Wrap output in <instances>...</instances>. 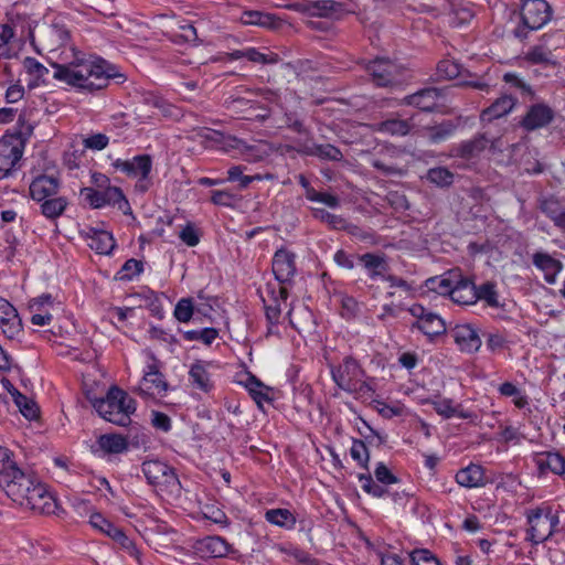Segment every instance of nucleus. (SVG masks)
<instances>
[{
  "label": "nucleus",
  "mask_w": 565,
  "mask_h": 565,
  "mask_svg": "<svg viewBox=\"0 0 565 565\" xmlns=\"http://www.w3.org/2000/svg\"><path fill=\"white\" fill-rule=\"evenodd\" d=\"M52 67L55 79L89 93L106 88L110 79L125 81L115 65L100 57L86 58L74 47H65Z\"/></svg>",
  "instance_id": "obj_1"
},
{
  "label": "nucleus",
  "mask_w": 565,
  "mask_h": 565,
  "mask_svg": "<svg viewBox=\"0 0 565 565\" xmlns=\"http://www.w3.org/2000/svg\"><path fill=\"white\" fill-rule=\"evenodd\" d=\"M0 487L21 508L42 514L55 511L56 502L47 487L19 467L10 466L0 473Z\"/></svg>",
  "instance_id": "obj_2"
},
{
  "label": "nucleus",
  "mask_w": 565,
  "mask_h": 565,
  "mask_svg": "<svg viewBox=\"0 0 565 565\" xmlns=\"http://www.w3.org/2000/svg\"><path fill=\"white\" fill-rule=\"evenodd\" d=\"M93 407L105 420L118 426H128L136 412V401L118 386H111L103 398L93 401Z\"/></svg>",
  "instance_id": "obj_3"
},
{
  "label": "nucleus",
  "mask_w": 565,
  "mask_h": 565,
  "mask_svg": "<svg viewBox=\"0 0 565 565\" xmlns=\"http://www.w3.org/2000/svg\"><path fill=\"white\" fill-rule=\"evenodd\" d=\"M331 375L339 388L358 397H371L374 393L372 382L364 379L363 369L351 356L344 358L341 364L333 366Z\"/></svg>",
  "instance_id": "obj_4"
},
{
  "label": "nucleus",
  "mask_w": 565,
  "mask_h": 565,
  "mask_svg": "<svg viewBox=\"0 0 565 565\" xmlns=\"http://www.w3.org/2000/svg\"><path fill=\"white\" fill-rule=\"evenodd\" d=\"M142 472L149 484L167 500H178L182 493L181 482L172 467L160 460H147Z\"/></svg>",
  "instance_id": "obj_5"
},
{
  "label": "nucleus",
  "mask_w": 565,
  "mask_h": 565,
  "mask_svg": "<svg viewBox=\"0 0 565 565\" xmlns=\"http://www.w3.org/2000/svg\"><path fill=\"white\" fill-rule=\"evenodd\" d=\"M20 128L15 134H6L0 139V171L8 173L20 161L26 139L32 135L33 126L22 117L18 120Z\"/></svg>",
  "instance_id": "obj_6"
},
{
  "label": "nucleus",
  "mask_w": 565,
  "mask_h": 565,
  "mask_svg": "<svg viewBox=\"0 0 565 565\" xmlns=\"http://www.w3.org/2000/svg\"><path fill=\"white\" fill-rule=\"evenodd\" d=\"M527 540L540 544L548 540L556 531L559 518L550 507H540L527 513Z\"/></svg>",
  "instance_id": "obj_7"
},
{
  "label": "nucleus",
  "mask_w": 565,
  "mask_h": 565,
  "mask_svg": "<svg viewBox=\"0 0 565 565\" xmlns=\"http://www.w3.org/2000/svg\"><path fill=\"white\" fill-rule=\"evenodd\" d=\"M113 167L125 173L128 178L136 179L135 188L140 192H146L152 185L150 173L152 171V159L149 154H138L132 159H117Z\"/></svg>",
  "instance_id": "obj_8"
},
{
  "label": "nucleus",
  "mask_w": 565,
  "mask_h": 565,
  "mask_svg": "<svg viewBox=\"0 0 565 565\" xmlns=\"http://www.w3.org/2000/svg\"><path fill=\"white\" fill-rule=\"evenodd\" d=\"M287 298L288 289L286 286L267 284L266 296H263L266 320L268 322L267 335L278 334L282 305L286 306Z\"/></svg>",
  "instance_id": "obj_9"
},
{
  "label": "nucleus",
  "mask_w": 565,
  "mask_h": 565,
  "mask_svg": "<svg viewBox=\"0 0 565 565\" xmlns=\"http://www.w3.org/2000/svg\"><path fill=\"white\" fill-rule=\"evenodd\" d=\"M167 391L168 383L163 374L159 371V362L151 356V362L147 364L143 376L134 392L143 398H150L161 396Z\"/></svg>",
  "instance_id": "obj_10"
},
{
  "label": "nucleus",
  "mask_w": 565,
  "mask_h": 565,
  "mask_svg": "<svg viewBox=\"0 0 565 565\" xmlns=\"http://www.w3.org/2000/svg\"><path fill=\"white\" fill-rule=\"evenodd\" d=\"M82 195L93 209H100L106 205H117L118 209L125 213L126 210L130 209L122 191L117 186H107L104 190L84 188L82 190Z\"/></svg>",
  "instance_id": "obj_11"
},
{
  "label": "nucleus",
  "mask_w": 565,
  "mask_h": 565,
  "mask_svg": "<svg viewBox=\"0 0 565 565\" xmlns=\"http://www.w3.org/2000/svg\"><path fill=\"white\" fill-rule=\"evenodd\" d=\"M524 28L534 31L543 28L551 19V7L545 0H525L521 7Z\"/></svg>",
  "instance_id": "obj_12"
},
{
  "label": "nucleus",
  "mask_w": 565,
  "mask_h": 565,
  "mask_svg": "<svg viewBox=\"0 0 565 565\" xmlns=\"http://www.w3.org/2000/svg\"><path fill=\"white\" fill-rule=\"evenodd\" d=\"M89 522L95 529H98L110 539H113L116 543H118L125 551L129 553L130 556L135 557L137 561L140 559V552L137 548L135 542L130 540L119 527L115 526L113 523L106 520L102 514H92Z\"/></svg>",
  "instance_id": "obj_13"
},
{
  "label": "nucleus",
  "mask_w": 565,
  "mask_h": 565,
  "mask_svg": "<svg viewBox=\"0 0 565 565\" xmlns=\"http://www.w3.org/2000/svg\"><path fill=\"white\" fill-rule=\"evenodd\" d=\"M450 334L461 352L476 353L481 348V333L473 324H456L450 330Z\"/></svg>",
  "instance_id": "obj_14"
},
{
  "label": "nucleus",
  "mask_w": 565,
  "mask_h": 565,
  "mask_svg": "<svg viewBox=\"0 0 565 565\" xmlns=\"http://www.w3.org/2000/svg\"><path fill=\"white\" fill-rule=\"evenodd\" d=\"M273 274L277 285L289 284L296 275V256L294 253L280 248L276 250L271 262Z\"/></svg>",
  "instance_id": "obj_15"
},
{
  "label": "nucleus",
  "mask_w": 565,
  "mask_h": 565,
  "mask_svg": "<svg viewBox=\"0 0 565 565\" xmlns=\"http://www.w3.org/2000/svg\"><path fill=\"white\" fill-rule=\"evenodd\" d=\"M366 71L377 86H390L399 82V68L390 60L376 58L366 65Z\"/></svg>",
  "instance_id": "obj_16"
},
{
  "label": "nucleus",
  "mask_w": 565,
  "mask_h": 565,
  "mask_svg": "<svg viewBox=\"0 0 565 565\" xmlns=\"http://www.w3.org/2000/svg\"><path fill=\"white\" fill-rule=\"evenodd\" d=\"M553 119V109L546 104L537 103L529 107L520 125L526 131H533L546 127Z\"/></svg>",
  "instance_id": "obj_17"
},
{
  "label": "nucleus",
  "mask_w": 565,
  "mask_h": 565,
  "mask_svg": "<svg viewBox=\"0 0 565 565\" xmlns=\"http://www.w3.org/2000/svg\"><path fill=\"white\" fill-rule=\"evenodd\" d=\"M0 329L10 340L22 333V321L17 309L2 297H0Z\"/></svg>",
  "instance_id": "obj_18"
},
{
  "label": "nucleus",
  "mask_w": 565,
  "mask_h": 565,
  "mask_svg": "<svg viewBox=\"0 0 565 565\" xmlns=\"http://www.w3.org/2000/svg\"><path fill=\"white\" fill-rule=\"evenodd\" d=\"M29 309L32 313V324L39 327L49 326L53 319L54 299L50 294H43L30 300Z\"/></svg>",
  "instance_id": "obj_19"
},
{
  "label": "nucleus",
  "mask_w": 565,
  "mask_h": 565,
  "mask_svg": "<svg viewBox=\"0 0 565 565\" xmlns=\"http://www.w3.org/2000/svg\"><path fill=\"white\" fill-rule=\"evenodd\" d=\"M449 297L455 303L461 306L475 305L478 301L477 287L470 279L459 274Z\"/></svg>",
  "instance_id": "obj_20"
},
{
  "label": "nucleus",
  "mask_w": 565,
  "mask_h": 565,
  "mask_svg": "<svg viewBox=\"0 0 565 565\" xmlns=\"http://www.w3.org/2000/svg\"><path fill=\"white\" fill-rule=\"evenodd\" d=\"M85 238L88 247L100 255H109L116 246L113 234L104 230L90 227L85 232Z\"/></svg>",
  "instance_id": "obj_21"
},
{
  "label": "nucleus",
  "mask_w": 565,
  "mask_h": 565,
  "mask_svg": "<svg viewBox=\"0 0 565 565\" xmlns=\"http://www.w3.org/2000/svg\"><path fill=\"white\" fill-rule=\"evenodd\" d=\"M359 262L367 271L370 279L383 278L388 271L387 257L383 253H365L358 256Z\"/></svg>",
  "instance_id": "obj_22"
},
{
  "label": "nucleus",
  "mask_w": 565,
  "mask_h": 565,
  "mask_svg": "<svg viewBox=\"0 0 565 565\" xmlns=\"http://www.w3.org/2000/svg\"><path fill=\"white\" fill-rule=\"evenodd\" d=\"M441 97V90L435 87H427L405 97V103L415 106L424 111L434 110Z\"/></svg>",
  "instance_id": "obj_23"
},
{
  "label": "nucleus",
  "mask_w": 565,
  "mask_h": 565,
  "mask_svg": "<svg viewBox=\"0 0 565 565\" xmlns=\"http://www.w3.org/2000/svg\"><path fill=\"white\" fill-rule=\"evenodd\" d=\"M60 188L58 179L51 175H41L30 184L31 198L42 202L57 194Z\"/></svg>",
  "instance_id": "obj_24"
},
{
  "label": "nucleus",
  "mask_w": 565,
  "mask_h": 565,
  "mask_svg": "<svg viewBox=\"0 0 565 565\" xmlns=\"http://www.w3.org/2000/svg\"><path fill=\"white\" fill-rule=\"evenodd\" d=\"M129 444L126 437L119 434L100 435L96 441L95 452L106 455H119L128 450Z\"/></svg>",
  "instance_id": "obj_25"
},
{
  "label": "nucleus",
  "mask_w": 565,
  "mask_h": 565,
  "mask_svg": "<svg viewBox=\"0 0 565 565\" xmlns=\"http://www.w3.org/2000/svg\"><path fill=\"white\" fill-rule=\"evenodd\" d=\"M211 363L195 361L189 370V381L198 390L207 393L213 388V381L209 367Z\"/></svg>",
  "instance_id": "obj_26"
},
{
  "label": "nucleus",
  "mask_w": 565,
  "mask_h": 565,
  "mask_svg": "<svg viewBox=\"0 0 565 565\" xmlns=\"http://www.w3.org/2000/svg\"><path fill=\"white\" fill-rule=\"evenodd\" d=\"M488 143L489 140L484 135H478L452 147L451 157H459L466 160L477 158L488 147Z\"/></svg>",
  "instance_id": "obj_27"
},
{
  "label": "nucleus",
  "mask_w": 565,
  "mask_h": 565,
  "mask_svg": "<svg viewBox=\"0 0 565 565\" xmlns=\"http://www.w3.org/2000/svg\"><path fill=\"white\" fill-rule=\"evenodd\" d=\"M532 258L534 266L544 274L546 282L555 284L563 268L562 263L544 252H536Z\"/></svg>",
  "instance_id": "obj_28"
},
{
  "label": "nucleus",
  "mask_w": 565,
  "mask_h": 565,
  "mask_svg": "<svg viewBox=\"0 0 565 565\" xmlns=\"http://www.w3.org/2000/svg\"><path fill=\"white\" fill-rule=\"evenodd\" d=\"M534 461L540 473L551 471L559 476L565 475V458L558 452L545 451L536 454Z\"/></svg>",
  "instance_id": "obj_29"
},
{
  "label": "nucleus",
  "mask_w": 565,
  "mask_h": 565,
  "mask_svg": "<svg viewBox=\"0 0 565 565\" xmlns=\"http://www.w3.org/2000/svg\"><path fill=\"white\" fill-rule=\"evenodd\" d=\"M41 36L44 47L49 52L54 53L67 43L70 32L63 25L54 23L47 26Z\"/></svg>",
  "instance_id": "obj_30"
},
{
  "label": "nucleus",
  "mask_w": 565,
  "mask_h": 565,
  "mask_svg": "<svg viewBox=\"0 0 565 565\" xmlns=\"http://www.w3.org/2000/svg\"><path fill=\"white\" fill-rule=\"evenodd\" d=\"M2 385L10 393L14 404L26 419L38 418L39 408L33 399L21 394L8 380H3Z\"/></svg>",
  "instance_id": "obj_31"
},
{
  "label": "nucleus",
  "mask_w": 565,
  "mask_h": 565,
  "mask_svg": "<svg viewBox=\"0 0 565 565\" xmlns=\"http://www.w3.org/2000/svg\"><path fill=\"white\" fill-rule=\"evenodd\" d=\"M230 544L221 536H206L196 543V550L207 557H224L230 552Z\"/></svg>",
  "instance_id": "obj_32"
},
{
  "label": "nucleus",
  "mask_w": 565,
  "mask_h": 565,
  "mask_svg": "<svg viewBox=\"0 0 565 565\" xmlns=\"http://www.w3.org/2000/svg\"><path fill=\"white\" fill-rule=\"evenodd\" d=\"M456 482L465 488H479L486 484L484 470L479 465H469L456 473Z\"/></svg>",
  "instance_id": "obj_33"
},
{
  "label": "nucleus",
  "mask_w": 565,
  "mask_h": 565,
  "mask_svg": "<svg viewBox=\"0 0 565 565\" xmlns=\"http://www.w3.org/2000/svg\"><path fill=\"white\" fill-rule=\"evenodd\" d=\"M516 99L510 95L498 98L490 107L481 113V120L490 121L508 115L515 106Z\"/></svg>",
  "instance_id": "obj_34"
},
{
  "label": "nucleus",
  "mask_w": 565,
  "mask_h": 565,
  "mask_svg": "<svg viewBox=\"0 0 565 565\" xmlns=\"http://www.w3.org/2000/svg\"><path fill=\"white\" fill-rule=\"evenodd\" d=\"M239 20L245 25H256L266 29H277L280 25V21L274 14L254 10L243 11Z\"/></svg>",
  "instance_id": "obj_35"
},
{
  "label": "nucleus",
  "mask_w": 565,
  "mask_h": 565,
  "mask_svg": "<svg viewBox=\"0 0 565 565\" xmlns=\"http://www.w3.org/2000/svg\"><path fill=\"white\" fill-rule=\"evenodd\" d=\"M412 328H417L430 339L446 332L444 319L431 311L422 321L413 323Z\"/></svg>",
  "instance_id": "obj_36"
},
{
  "label": "nucleus",
  "mask_w": 565,
  "mask_h": 565,
  "mask_svg": "<svg viewBox=\"0 0 565 565\" xmlns=\"http://www.w3.org/2000/svg\"><path fill=\"white\" fill-rule=\"evenodd\" d=\"M300 151L307 156L319 157L320 159H323V160L341 161L343 158V154L340 151V149L332 145H329V143H327V145H317V143L308 145V143H306L302 146Z\"/></svg>",
  "instance_id": "obj_37"
},
{
  "label": "nucleus",
  "mask_w": 565,
  "mask_h": 565,
  "mask_svg": "<svg viewBox=\"0 0 565 565\" xmlns=\"http://www.w3.org/2000/svg\"><path fill=\"white\" fill-rule=\"evenodd\" d=\"M458 276V271L451 270L441 276L427 279L426 286L429 290L438 292L439 295L449 296Z\"/></svg>",
  "instance_id": "obj_38"
},
{
  "label": "nucleus",
  "mask_w": 565,
  "mask_h": 565,
  "mask_svg": "<svg viewBox=\"0 0 565 565\" xmlns=\"http://www.w3.org/2000/svg\"><path fill=\"white\" fill-rule=\"evenodd\" d=\"M265 520L276 526L292 529L296 516L288 509H270L265 512Z\"/></svg>",
  "instance_id": "obj_39"
},
{
  "label": "nucleus",
  "mask_w": 565,
  "mask_h": 565,
  "mask_svg": "<svg viewBox=\"0 0 565 565\" xmlns=\"http://www.w3.org/2000/svg\"><path fill=\"white\" fill-rule=\"evenodd\" d=\"M376 130L391 136H406L411 131V124L403 119H387L376 125Z\"/></svg>",
  "instance_id": "obj_40"
},
{
  "label": "nucleus",
  "mask_w": 565,
  "mask_h": 565,
  "mask_svg": "<svg viewBox=\"0 0 565 565\" xmlns=\"http://www.w3.org/2000/svg\"><path fill=\"white\" fill-rule=\"evenodd\" d=\"M67 206V200L63 196H53L42 201L41 212L50 220L60 217Z\"/></svg>",
  "instance_id": "obj_41"
},
{
  "label": "nucleus",
  "mask_w": 565,
  "mask_h": 565,
  "mask_svg": "<svg viewBox=\"0 0 565 565\" xmlns=\"http://www.w3.org/2000/svg\"><path fill=\"white\" fill-rule=\"evenodd\" d=\"M182 337L186 341H201L210 345L218 337V330L215 328H203L200 330L182 331Z\"/></svg>",
  "instance_id": "obj_42"
},
{
  "label": "nucleus",
  "mask_w": 565,
  "mask_h": 565,
  "mask_svg": "<svg viewBox=\"0 0 565 565\" xmlns=\"http://www.w3.org/2000/svg\"><path fill=\"white\" fill-rule=\"evenodd\" d=\"M246 388L248 390L249 394L258 405H262L264 402L270 401V388L263 384L260 381H258L256 377L252 376L247 380Z\"/></svg>",
  "instance_id": "obj_43"
},
{
  "label": "nucleus",
  "mask_w": 565,
  "mask_h": 565,
  "mask_svg": "<svg viewBox=\"0 0 565 565\" xmlns=\"http://www.w3.org/2000/svg\"><path fill=\"white\" fill-rule=\"evenodd\" d=\"M478 300L484 301L489 307L498 308L500 306L497 285L492 281H487L477 287Z\"/></svg>",
  "instance_id": "obj_44"
},
{
  "label": "nucleus",
  "mask_w": 565,
  "mask_h": 565,
  "mask_svg": "<svg viewBox=\"0 0 565 565\" xmlns=\"http://www.w3.org/2000/svg\"><path fill=\"white\" fill-rule=\"evenodd\" d=\"M426 179L437 186H449L454 182V173L447 168L437 167L427 171Z\"/></svg>",
  "instance_id": "obj_45"
},
{
  "label": "nucleus",
  "mask_w": 565,
  "mask_h": 565,
  "mask_svg": "<svg viewBox=\"0 0 565 565\" xmlns=\"http://www.w3.org/2000/svg\"><path fill=\"white\" fill-rule=\"evenodd\" d=\"M457 126L451 121H444L437 126L428 128V137L433 143L441 142L448 139L455 132Z\"/></svg>",
  "instance_id": "obj_46"
},
{
  "label": "nucleus",
  "mask_w": 565,
  "mask_h": 565,
  "mask_svg": "<svg viewBox=\"0 0 565 565\" xmlns=\"http://www.w3.org/2000/svg\"><path fill=\"white\" fill-rule=\"evenodd\" d=\"M461 73V65L452 58H444L437 64V76L441 79H452Z\"/></svg>",
  "instance_id": "obj_47"
},
{
  "label": "nucleus",
  "mask_w": 565,
  "mask_h": 565,
  "mask_svg": "<svg viewBox=\"0 0 565 565\" xmlns=\"http://www.w3.org/2000/svg\"><path fill=\"white\" fill-rule=\"evenodd\" d=\"M359 481L363 491L375 498H382L387 493V490L384 487L385 484L376 483L371 475H359Z\"/></svg>",
  "instance_id": "obj_48"
},
{
  "label": "nucleus",
  "mask_w": 565,
  "mask_h": 565,
  "mask_svg": "<svg viewBox=\"0 0 565 565\" xmlns=\"http://www.w3.org/2000/svg\"><path fill=\"white\" fill-rule=\"evenodd\" d=\"M193 302L191 298H181L174 308L173 316L180 322H189L193 316Z\"/></svg>",
  "instance_id": "obj_49"
},
{
  "label": "nucleus",
  "mask_w": 565,
  "mask_h": 565,
  "mask_svg": "<svg viewBox=\"0 0 565 565\" xmlns=\"http://www.w3.org/2000/svg\"><path fill=\"white\" fill-rule=\"evenodd\" d=\"M525 58L532 64H553V54L543 46H534L527 53Z\"/></svg>",
  "instance_id": "obj_50"
},
{
  "label": "nucleus",
  "mask_w": 565,
  "mask_h": 565,
  "mask_svg": "<svg viewBox=\"0 0 565 565\" xmlns=\"http://www.w3.org/2000/svg\"><path fill=\"white\" fill-rule=\"evenodd\" d=\"M245 58L258 64H277L279 61L278 54L274 52L263 53L255 47H247Z\"/></svg>",
  "instance_id": "obj_51"
},
{
  "label": "nucleus",
  "mask_w": 565,
  "mask_h": 565,
  "mask_svg": "<svg viewBox=\"0 0 565 565\" xmlns=\"http://www.w3.org/2000/svg\"><path fill=\"white\" fill-rule=\"evenodd\" d=\"M145 100L147 105L158 110L157 114H160L164 117L174 116V107L163 98L156 95H149L145 98Z\"/></svg>",
  "instance_id": "obj_52"
},
{
  "label": "nucleus",
  "mask_w": 565,
  "mask_h": 565,
  "mask_svg": "<svg viewBox=\"0 0 565 565\" xmlns=\"http://www.w3.org/2000/svg\"><path fill=\"white\" fill-rule=\"evenodd\" d=\"M313 8L321 17H332L343 11V4L333 0H319L315 2Z\"/></svg>",
  "instance_id": "obj_53"
},
{
  "label": "nucleus",
  "mask_w": 565,
  "mask_h": 565,
  "mask_svg": "<svg viewBox=\"0 0 565 565\" xmlns=\"http://www.w3.org/2000/svg\"><path fill=\"white\" fill-rule=\"evenodd\" d=\"M313 216L335 230L343 228L345 225V220L343 217L332 214L323 209H313Z\"/></svg>",
  "instance_id": "obj_54"
},
{
  "label": "nucleus",
  "mask_w": 565,
  "mask_h": 565,
  "mask_svg": "<svg viewBox=\"0 0 565 565\" xmlns=\"http://www.w3.org/2000/svg\"><path fill=\"white\" fill-rule=\"evenodd\" d=\"M230 147L238 149L241 153L244 156L245 160L249 162H256L263 159V153H260L255 147L246 146L242 140L232 139Z\"/></svg>",
  "instance_id": "obj_55"
},
{
  "label": "nucleus",
  "mask_w": 565,
  "mask_h": 565,
  "mask_svg": "<svg viewBox=\"0 0 565 565\" xmlns=\"http://www.w3.org/2000/svg\"><path fill=\"white\" fill-rule=\"evenodd\" d=\"M350 455L360 466L367 468L370 456L367 447L362 440H353Z\"/></svg>",
  "instance_id": "obj_56"
},
{
  "label": "nucleus",
  "mask_w": 565,
  "mask_h": 565,
  "mask_svg": "<svg viewBox=\"0 0 565 565\" xmlns=\"http://www.w3.org/2000/svg\"><path fill=\"white\" fill-rule=\"evenodd\" d=\"M414 565H440L437 557L428 550H415L411 553Z\"/></svg>",
  "instance_id": "obj_57"
},
{
  "label": "nucleus",
  "mask_w": 565,
  "mask_h": 565,
  "mask_svg": "<svg viewBox=\"0 0 565 565\" xmlns=\"http://www.w3.org/2000/svg\"><path fill=\"white\" fill-rule=\"evenodd\" d=\"M109 143V138L105 134H94L83 139V146L86 149L100 151Z\"/></svg>",
  "instance_id": "obj_58"
},
{
  "label": "nucleus",
  "mask_w": 565,
  "mask_h": 565,
  "mask_svg": "<svg viewBox=\"0 0 565 565\" xmlns=\"http://www.w3.org/2000/svg\"><path fill=\"white\" fill-rule=\"evenodd\" d=\"M436 413L445 418H450L456 415V407L454 402L449 398H438L430 402Z\"/></svg>",
  "instance_id": "obj_59"
},
{
  "label": "nucleus",
  "mask_w": 565,
  "mask_h": 565,
  "mask_svg": "<svg viewBox=\"0 0 565 565\" xmlns=\"http://www.w3.org/2000/svg\"><path fill=\"white\" fill-rule=\"evenodd\" d=\"M374 476L380 483L385 486L393 484L398 481L397 477L394 476L383 462H379L376 465Z\"/></svg>",
  "instance_id": "obj_60"
},
{
  "label": "nucleus",
  "mask_w": 565,
  "mask_h": 565,
  "mask_svg": "<svg viewBox=\"0 0 565 565\" xmlns=\"http://www.w3.org/2000/svg\"><path fill=\"white\" fill-rule=\"evenodd\" d=\"M542 212L554 222V220L564 210L559 203L553 199H545L541 202Z\"/></svg>",
  "instance_id": "obj_61"
},
{
  "label": "nucleus",
  "mask_w": 565,
  "mask_h": 565,
  "mask_svg": "<svg viewBox=\"0 0 565 565\" xmlns=\"http://www.w3.org/2000/svg\"><path fill=\"white\" fill-rule=\"evenodd\" d=\"M211 201L215 205L232 206L235 201V196L226 190H215L211 193Z\"/></svg>",
  "instance_id": "obj_62"
},
{
  "label": "nucleus",
  "mask_w": 565,
  "mask_h": 565,
  "mask_svg": "<svg viewBox=\"0 0 565 565\" xmlns=\"http://www.w3.org/2000/svg\"><path fill=\"white\" fill-rule=\"evenodd\" d=\"M486 337V345L487 349L491 352H495L498 350L503 349L505 344V337L500 332H490L488 334H482Z\"/></svg>",
  "instance_id": "obj_63"
},
{
  "label": "nucleus",
  "mask_w": 565,
  "mask_h": 565,
  "mask_svg": "<svg viewBox=\"0 0 565 565\" xmlns=\"http://www.w3.org/2000/svg\"><path fill=\"white\" fill-rule=\"evenodd\" d=\"M23 67L29 74H32L38 78L43 77L44 74L47 73V70L34 57H25L23 61Z\"/></svg>",
  "instance_id": "obj_64"
}]
</instances>
